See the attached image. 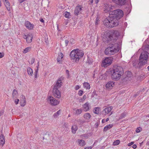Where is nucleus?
Listing matches in <instances>:
<instances>
[{
    "mask_svg": "<svg viewBox=\"0 0 149 149\" xmlns=\"http://www.w3.org/2000/svg\"><path fill=\"white\" fill-rule=\"evenodd\" d=\"M99 21V19L97 17L96 18V19L95 22V24L96 25H98V22Z\"/></svg>",
    "mask_w": 149,
    "mask_h": 149,
    "instance_id": "obj_43",
    "label": "nucleus"
},
{
    "mask_svg": "<svg viewBox=\"0 0 149 149\" xmlns=\"http://www.w3.org/2000/svg\"><path fill=\"white\" fill-rule=\"evenodd\" d=\"M20 100H26L25 96L23 95H22Z\"/></svg>",
    "mask_w": 149,
    "mask_h": 149,
    "instance_id": "obj_45",
    "label": "nucleus"
},
{
    "mask_svg": "<svg viewBox=\"0 0 149 149\" xmlns=\"http://www.w3.org/2000/svg\"><path fill=\"white\" fill-rule=\"evenodd\" d=\"M140 131L139 130V128H137L136 130V132L137 133H139L140 132Z\"/></svg>",
    "mask_w": 149,
    "mask_h": 149,
    "instance_id": "obj_49",
    "label": "nucleus"
},
{
    "mask_svg": "<svg viewBox=\"0 0 149 149\" xmlns=\"http://www.w3.org/2000/svg\"><path fill=\"white\" fill-rule=\"evenodd\" d=\"M35 61V59L34 58H32L31 60V65L33 64Z\"/></svg>",
    "mask_w": 149,
    "mask_h": 149,
    "instance_id": "obj_44",
    "label": "nucleus"
},
{
    "mask_svg": "<svg viewBox=\"0 0 149 149\" xmlns=\"http://www.w3.org/2000/svg\"><path fill=\"white\" fill-rule=\"evenodd\" d=\"M4 54L3 53L0 52V58H2L4 56Z\"/></svg>",
    "mask_w": 149,
    "mask_h": 149,
    "instance_id": "obj_46",
    "label": "nucleus"
},
{
    "mask_svg": "<svg viewBox=\"0 0 149 149\" xmlns=\"http://www.w3.org/2000/svg\"><path fill=\"white\" fill-rule=\"evenodd\" d=\"M26 0H18L19 1L20 3H22Z\"/></svg>",
    "mask_w": 149,
    "mask_h": 149,
    "instance_id": "obj_58",
    "label": "nucleus"
},
{
    "mask_svg": "<svg viewBox=\"0 0 149 149\" xmlns=\"http://www.w3.org/2000/svg\"><path fill=\"white\" fill-rule=\"evenodd\" d=\"M78 145L80 146H83L86 144L85 141L82 139H78Z\"/></svg>",
    "mask_w": 149,
    "mask_h": 149,
    "instance_id": "obj_20",
    "label": "nucleus"
},
{
    "mask_svg": "<svg viewBox=\"0 0 149 149\" xmlns=\"http://www.w3.org/2000/svg\"><path fill=\"white\" fill-rule=\"evenodd\" d=\"M83 86L86 89H89L90 86L88 82H84L83 84Z\"/></svg>",
    "mask_w": 149,
    "mask_h": 149,
    "instance_id": "obj_28",
    "label": "nucleus"
},
{
    "mask_svg": "<svg viewBox=\"0 0 149 149\" xmlns=\"http://www.w3.org/2000/svg\"><path fill=\"white\" fill-rule=\"evenodd\" d=\"M79 85H77L75 87V89L76 90H78L79 89Z\"/></svg>",
    "mask_w": 149,
    "mask_h": 149,
    "instance_id": "obj_52",
    "label": "nucleus"
},
{
    "mask_svg": "<svg viewBox=\"0 0 149 149\" xmlns=\"http://www.w3.org/2000/svg\"><path fill=\"white\" fill-rule=\"evenodd\" d=\"M115 82L112 81H109L106 84V87L107 88L111 89L112 88V87L115 86Z\"/></svg>",
    "mask_w": 149,
    "mask_h": 149,
    "instance_id": "obj_17",
    "label": "nucleus"
},
{
    "mask_svg": "<svg viewBox=\"0 0 149 149\" xmlns=\"http://www.w3.org/2000/svg\"><path fill=\"white\" fill-rule=\"evenodd\" d=\"M92 95L93 96H94L95 95L97 96V93L96 91L94 90L93 91Z\"/></svg>",
    "mask_w": 149,
    "mask_h": 149,
    "instance_id": "obj_40",
    "label": "nucleus"
},
{
    "mask_svg": "<svg viewBox=\"0 0 149 149\" xmlns=\"http://www.w3.org/2000/svg\"><path fill=\"white\" fill-rule=\"evenodd\" d=\"M5 143V137L3 134H1L0 136V144L2 146Z\"/></svg>",
    "mask_w": 149,
    "mask_h": 149,
    "instance_id": "obj_19",
    "label": "nucleus"
},
{
    "mask_svg": "<svg viewBox=\"0 0 149 149\" xmlns=\"http://www.w3.org/2000/svg\"><path fill=\"white\" fill-rule=\"evenodd\" d=\"M65 42L66 44V46H67L68 45V44L69 42L67 40H65Z\"/></svg>",
    "mask_w": 149,
    "mask_h": 149,
    "instance_id": "obj_54",
    "label": "nucleus"
},
{
    "mask_svg": "<svg viewBox=\"0 0 149 149\" xmlns=\"http://www.w3.org/2000/svg\"><path fill=\"white\" fill-rule=\"evenodd\" d=\"M27 71L28 74L29 75H32L33 72L32 69L30 67H29L27 68Z\"/></svg>",
    "mask_w": 149,
    "mask_h": 149,
    "instance_id": "obj_30",
    "label": "nucleus"
},
{
    "mask_svg": "<svg viewBox=\"0 0 149 149\" xmlns=\"http://www.w3.org/2000/svg\"><path fill=\"white\" fill-rule=\"evenodd\" d=\"M48 99L50 102V103L52 105L55 106L59 104V101L52 96H49L48 97Z\"/></svg>",
    "mask_w": 149,
    "mask_h": 149,
    "instance_id": "obj_10",
    "label": "nucleus"
},
{
    "mask_svg": "<svg viewBox=\"0 0 149 149\" xmlns=\"http://www.w3.org/2000/svg\"><path fill=\"white\" fill-rule=\"evenodd\" d=\"M61 79H62L61 77L58 79L56 82V84L54 86L52 91L54 96L58 98H60L61 96L60 91L58 90V89L61 87L62 84Z\"/></svg>",
    "mask_w": 149,
    "mask_h": 149,
    "instance_id": "obj_5",
    "label": "nucleus"
},
{
    "mask_svg": "<svg viewBox=\"0 0 149 149\" xmlns=\"http://www.w3.org/2000/svg\"><path fill=\"white\" fill-rule=\"evenodd\" d=\"M148 54L146 51L142 52L140 55L139 61L136 60L132 62V65L135 68L142 69L143 66L147 64L148 60Z\"/></svg>",
    "mask_w": 149,
    "mask_h": 149,
    "instance_id": "obj_2",
    "label": "nucleus"
},
{
    "mask_svg": "<svg viewBox=\"0 0 149 149\" xmlns=\"http://www.w3.org/2000/svg\"><path fill=\"white\" fill-rule=\"evenodd\" d=\"M74 40L73 39H70V43H71V44H73V42H74Z\"/></svg>",
    "mask_w": 149,
    "mask_h": 149,
    "instance_id": "obj_51",
    "label": "nucleus"
},
{
    "mask_svg": "<svg viewBox=\"0 0 149 149\" xmlns=\"http://www.w3.org/2000/svg\"><path fill=\"white\" fill-rule=\"evenodd\" d=\"M72 132L74 134H75L77 130V125H74L72 126L71 127Z\"/></svg>",
    "mask_w": 149,
    "mask_h": 149,
    "instance_id": "obj_21",
    "label": "nucleus"
},
{
    "mask_svg": "<svg viewBox=\"0 0 149 149\" xmlns=\"http://www.w3.org/2000/svg\"><path fill=\"white\" fill-rule=\"evenodd\" d=\"M31 48V47H28L26 48L23 51V53L24 54H25L27 52H29L30 49Z\"/></svg>",
    "mask_w": 149,
    "mask_h": 149,
    "instance_id": "obj_33",
    "label": "nucleus"
},
{
    "mask_svg": "<svg viewBox=\"0 0 149 149\" xmlns=\"http://www.w3.org/2000/svg\"><path fill=\"white\" fill-rule=\"evenodd\" d=\"M25 25L26 28L32 30L33 28V25L31 24L29 21H26Z\"/></svg>",
    "mask_w": 149,
    "mask_h": 149,
    "instance_id": "obj_16",
    "label": "nucleus"
},
{
    "mask_svg": "<svg viewBox=\"0 0 149 149\" xmlns=\"http://www.w3.org/2000/svg\"><path fill=\"white\" fill-rule=\"evenodd\" d=\"M63 54L61 53H60V54H58V57L57 58V61L58 62H60L63 58Z\"/></svg>",
    "mask_w": 149,
    "mask_h": 149,
    "instance_id": "obj_29",
    "label": "nucleus"
},
{
    "mask_svg": "<svg viewBox=\"0 0 149 149\" xmlns=\"http://www.w3.org/2000/svg\"><path fill=\"white\" fill-rule=\"evenodd\" d=\"M99 1V0H95V3L97 4Z\"/></svg>",
    "mask_w": 149,
    "mask_h": 149,
    "instance_id": "obj_61",
    "label": "nucleus"
},
{
    "mask_svg": "<svg viewBox=\"0 0 149 149\" xmlns=\"http://www.w3.org/2000/svg\"><path fill=\"white\" fill-rule=\"evenodd\" d=\"M113 61V58L111 57L106 58L102 61V65L104 67H107L111 65Z\"/></svg>",
    "mask_w": 149,
    "mask_h": 149,
    "instance_id": "obj_7",
    "label": "nucleus"
},
{
    "mask_svg": "<svg viewBox=\"0 0 149 149\" xmlns=\"http://www.w3.org/2000/svg\"><path fill=\"white\" fill-rule=\"evenodd\" d=\"M136 147H137L136 145L135 144L133 145L132 146V148L134 149L136 148Z\"/></svg>",
    "mask_w": 149,
    "mask_h": 149,
    "instance_id": "obj_53",
    "label": "nucleus"
},
{
    "mask_svg": "<svg viewBox=\"0 0 149 149\" xmlns=\"http://www.w3.org/2000/svg\"><path fill=\"white\" fill-rule=\"evenodd\" d=\"M82 10V7L80 5L76 6L74 11V15L77 16L79 14H81V11Z\"/></svg>",
    "mask_w": 149,
    "mask_h": 149,
    "instance_id": "obj_12",
    "label": "nucleus"
},
{
    "mask_svg": "<svg viewBox=\"0 0 149 149\" xmlns=\"http://www.w3.org/2000/svg\"><path fill=\"white\" fill-rule=\"evenodd\" d=\"M86 98V95H84L83 97V100H85Z\"/></svg>",
    "mask_w": 149,
    "mask_h": 149,
    "instance_id": "obj_59",
    "label": "nucleus"
},
{
    "mask_svg": "<svg viewBox=\"0 0 149 149\" xmlns=\"http://www.w3.org/2000/svg\"><path fill=\"white\" fill-rule=\"evenodd\" d=\"M4 112V110H2L0 111V116H1L3 115V113Z\"/></svg>",
    "mask_w": 149,
    "mask_h": 149,
    "instance_id": "obj_47",
    "label": "nucleus"
},
{
    "mask_svg": "<svg viewBox=\"0 0 149 149\" xmlns=\"http://www.w3.org/2000/svg\"><path fill=\"white\" fill-rule=\"evenodd\" d=\"M100 110V107H95L94 108L93 110V113L95 114H99V111Z\"/></svg>",
    "mask_w": 149,
    "mask_h": 149,
    "instance_id": "obj_26",
    "label": "nucleus"
},
{
    "mask_svg": "<svg viewBox=\"0 0 149 149\" xmlns=\"http://www.w3.org/2000/svg\"><path fill=\"white\" fill-rule=\"evenodd\" d=\"M17 94V91L15 89L13 90V98H15L16 97V95Z\"/></svg>",
    "mask_w": 149,
    "mask_h": 149,
    "instance_id": "obj_31",
    "label": "nucleus"
},
{
    "mask_svg": "<svg viewBox=\"0 0 149 149\" xmlns=\"http://www.w3.org/2000/svg\"><path fill=\"white\" fill-rule=\"evenodd\" d=\"M113 126V125L112 124H109L106 126L104 128V131L106 132L108 129L111 128Z\"/></svg>",
    "mask_w": 149,
    "mask_h": 149,
    "instance_id": "obj_23",
    "label": "nucleus"
},
{
    "mask_svg": "<svg viewBox=\"0 0 149 149\" xmlns=\"http://www.w3.org/2000/svg\"><path fill=\"white\" fill-rule=\"evenodd\" d=\"M64 15L65 17L69 18L70 16V13L68 12L65 11L64 13Z\"/></svg>",
    "mask_w": 149,
    "mask_h": 149,
    "instance_id": "obj_34",
    "label": "nucleus"
},
{
    "mask_svg": "<svg viewBox=\"0 0 149 149\" xmlns=\"http://www.w3.org/2000/svg\"><path fill=\"white\" fill-rule=\"evenodd\" d=\"M61 109L59 110L57 112H56L54 113L53 116L55 118H56L58 116H59L60 114L61 113Z\"/></svg>",
    "mask_w": 149,
    "mask_h": 149,
    "instance_id": "obj_27",
    "label": "nucleus"
},
{
    "mask_svg": "<svg viewBox=\"0 0 149 149\" xmlns=\"http://www.w3.org/2000/svg\"><path fill=\"white\" fill-rule=\"evenodd\" d=\"M6 1H4L5 2V5L7 10L8 11H10V3L7 0H6Z\"/></svg>",
    "mask_w": 149,
    "mask_h": 149,
    "instance_id": "obj_24",
    "label": "nucleus"
},
{
    "mask_svg": "<svg viewBox=\"0 0 149 149\" xmlns=\"http://www.w3.org/2000/svg\"><path fill=\"white\" fill-rule=\"evenodd\" d=\"M84 55L83 52L78 49L73 50L70 53V56L71 59L75 60L76 62H78L79 58L83 57Z\"/></svg>",
    "mask_w": 149,
    "mask_h": 149,
    "instance_id": "obj_4",
    "label": "nucleus"
},
{
    "mask_svg": "<svg viewBox=\"0 0 149 149\" xmlns=\"http://www.w3.org/2000/svg\"><path fill=\"white\" fill-rule=\"evenodd\" d=\"M107 47L104 51L105 54L109 56H111L118 52L120 50V47L118 43H114L110 41Z\"/></svg>",
    "mask_w": 149,
    "mask_h": 149,
    "instance_id": "obj_3",
    "label": "nucleus"
},
{
    "mask_svg": "<svg viewBox=\"0 0 149 149\" xmlns=\"http://www.w3.org/2000/svg\"><path fill=\"white\" fill-rule=\"evenodd\" d=\"M93 0H89V4H92L93 3Z\"/></svg>",
    "mask_w": 149,
    "mask_h": 149,
    "instance_id": "obj_57",
    "label": "nucleus"
},
{
    "mask_svg": "<svg viewBox=\"0 0 149 149\" xmlns=\"http://www.w3.org/2000/svg\"><path fill=\"white\" fill-rule=\"evenodd\" d=\"M138 94L137 93L136 94H135L134 95V97H136L138 95Z\"/></svg>",
    "mask_w": 149,
    "mask_h": 149,
    "instance_id": "obj_63",
    "label": "nucleus"
},
{
    "mask_svg": "<svg viewBox=\"0 0 149 149\" xmlns=\"http://www.w3.org/2000/svg\"><path fill=\"white\" fill-rule=\"evenodd\" d=\"M119 36V33L117 31H114L113 32H110L107 33L106 42L109 43V42L111 41L115 43L117 40V37Z\"/></svg>",
    "mask_w": 149,
    "mask_h": 149,
    "instance_id": "obj_6",
    "label": "nucleus"
},
{
    "mask_svg": "<svg viewBox=\"0 0 149 149\" xmlns=\"http://www.w3.org/2000/svg\"><path fill=\"white\" fill-rule=\"evenodd\" d=\"M89 103L86 102L83 105V107L85 111H87L89 109Z\"/></svg>",
    "mask_w": 149,
    "mask_h": 149,
    "instance_id": "obj_22",
    "label": "nucleus"
},
{
    "mask_svg": "<svg viewBox=\"0 0 149 149\" xmlns=\"http://www.w3.org/2000/svg\"><path fill=\"white\" fill-rule=\"evenodd\" d=\"M114 3L120 6L124 5L126 3V0H112Z\"/></svg>",
    "mask_w": 149,
    "mask_h": 149,
    "instance_id": "obj_15",
    "label": "nucleus"
},
{
    "mask_svg": "<svg viewBox=\"0 0 149 149\" xmlns=\"http://www.w3.org/2000/svg\"><path fill=\"white\" fill-rule=\"evenodd\" d=\"M125 74H126V76L124 78V80L126 81H130L131 78L132 76V72L130 71H128L126 72H125Z\"/></svg>",
    "mask_w": 149,
    "mask_h": 149,
    "instance_id": "obj_13",
    "label": "nucleus"
},
{
    "mask_svg": "<svg viewBox=\"0 0 149 149\" xmlns=\"http://www.w3.org/2000/svg\"><path fill=\"white\" fill-rule=\"evenodd\" d=\"M77 121L79 123V124H82L83 123L82 120L80 119H77Z\"/></svg>",
    "mask_w": 149,
    "mask_h": 149,
    "instance_id": "obj_41",
    "label": "nucleus"
},
{
    "mask_svg": "<svg viewBox=\"0 0 149 149\" xmlns=\"http://www.w3.org/2000/svg\"><path fill=\"white\" fill-rule=\"evenodd\" d=\"M82 112V110L81 109H77L76 110L75 114L77 115L80 114Z\"/></svg>",
    "mask_w": 149,
    "mask_h": 149,
    "instance_id": "obj_32",
    "label": "nucleus"
},
{
    "mask_svg": "<svg viewBox=\"0 0 149 149\" xmlns=\"http://www.w3.org/2000/svg\"><path fill=\"white\" fill-rule=\"evenodd\" d=\"M26 37H27V36H26V35H25L24 37V39H26Z\"/></svg>",
    "mask_w": 149,
    "mask_h": 149,
    "instance_id": "obj_64",
    "label": "nucleus"
},
{
    "mask_svg": "<svg viewBox=\"0 0 149 149\" xmlns=\"http://www.w3.org/2000/svg\"><path fill=\"white\" fill-rule=\"evenodd\" d=\"M66 73L69 76V71L68 70H66Z\"/></svg>",
    "mask_w": 149,
    "mask_h": 149,
    "instance_id": "obj_60",
    "label": "nucleus"
},
{
    "mask_svg": "<svg viewBox=\"0 0 149 149\" xmlns=\"http://www.w3.org/2000/svg\"><path fill=\"white\" fill-rule=\"evenodd\" d=\"M93 62V61L92 59L88 58L87 61L86 62V63H88L89 65H90L92 64Z\"/></svg>",
    "mask_w": 149,
    "mask_h": 149,
    "instance_id": "obj_38",
    "label": "nucleus"
},
{
    "mask_svg": "<svg viewBox=\"0 0 149 149\" xmlns=\"http://www.w3.org/2000/svg\"><path fill=\"white\" fill-rule=\"evenodd\" d=\"M114 7L111 5L107 4H104L103 7V10L105 13L109 12V14L111 11H113V8Z\"/></svg>",
    "mask_w": 149,
    "mask_h": 149,
    "instance_id": "obj_9",
    "label": "nucleus"
},
{
    "mask_svg": "<svg viewBox=\"0 0 149 149\" xmlns=\"http://www.w3.org/2000/svg\"><path fill=\"white\" fill-rule=\"evenodd\" d=\"M92 147L91 146H90L89 147H86L84 149H92Z\"/></svg>",
    "mask_w": 149,
    "mask_h": 149,
    "instance_id": "obj_55",
    "label": "nucleus"
},
{
    "mask_svg": "<svg viewBox=\"0 0 149 149\" xmlns=\"http://www.w3.org/2000/svg\"><path fill=\"white\" fill-rule=\"evenodd\" d=\"M38 70V68H37V70H35V71L34 72L35 77L36 78H37V75Z\"/></svg>",
    "mask_w": 149,
    "mask_h": 149,
    "instance_id": "obj_39",
    "label": "nucleus"
},
{
    "mask_svg": "<svg viewBox=\"0 0 149 149\" xmlns=\"http://www.w3.org/2000/svg\"><path fill=\"white\" fill-rule=\"evenodd\" d=\"M123 15V11L120 9H118L111 11L109 13V17L104 20L103 24L109 28L116 27L118 25L119 20Z\"/></svg>",
    "mask_w": 149,
    "mask_h": 149,
    "instance_id": "obj_1",
    "label": "nucleus"
},
{
    "mask_svg": "<svg viewBox=\"0 0 149 149\" xmlns=\"http://www.w3.org/2000/svg\"><path fill=\"white\" fill-rule=\"evenodd\" d=\"M40 21L42 22L43 23L44 22V20L42 18H40Z\"/></svg>",
    "mask_w": 149,
    "mask_h": 149,
    "instance_id": "obj_56",
    "label": "nucleus"
},
{
    "mask_svg": "<svg viewBox=\"0 0 149 149\" xmlns=\"http://www.w3.org/2000/svg\"><path fill=\"white\" fill-rule=\"evenodd\" d=\"M134 142H131L128 144V146H131L132 145H133L134 144Z\"/></svg>",
    "mask_w": 149,
    "mask_h": 149,
    "instance_id": "obj_50",
    "label": "nucleus"
},
{
    "mask_svg": "<svg viewBox=\"0 0 149 149\" xmlns=\"http://www.w3.org/2000/svg\"><path fill=\"white\" fill-rule=\"evenodd\" d=\"M83 91L82 90H80L78 93V95L80 96H81L82 95Z\"/></svg>",
    "mask_w": 149,
    "mask_h": 149,
    "instance_id": "obj_42",
    "label": "nucleus"
},
{
    "mask_svg": "<svg viewBox=\"0 0 149 149\" xmlns=\"http://www.w3.org/2000/svg\"><path fill=\"white\" fill-rule=\"evenodd\" d=\"M113 71H115L118 72V73H120L122 74L123 73V70L122 67L120 66L115 65V66L113 69Z\"/></svg>",
    "mask_w": 149,
    "mask_h": 149,
    "instance_id": "obj_11",
    "label": "nucleus"
},
{
    "mask_svg": "<svg viewBox=\"0 0 149 149\" xmlns=\"http://www.w3.org/2000/svg\"><path fill=\"white\" fill-rule=\"evenodd\" d=\"M118 72L116 71H111V78L113 80H118L120 78L121 76L123 74L118 73Z\"/></svg>",
    "mask_w": 149,
    "mask_h": 149,
    "instance_id": "obj_8",
    "label": "nucleus"
},
{
    "mask_svg": "<svg viewBox=\"0 0 149 149\" xmlns=\"http://www.w3.org/2000/svg\"><path fill=\"white\" fill-rule=\"evenodd\" d=\"M33 36L31 34H29L27 35V37H26V42L28 43H30L32 40Z\"/></svg>",
    "mask_w": 149,
    "mask_h": 149,
    "instance_id": "obj_18",
    "label": "nucleus"
},
{
    "mask_svg": "<svg viewBox=\"0 0 149 149\" xmlns=\"http://www.w3.org/2000/svg\"><path fill=\"white\" fill-rule=\"evenodd\" d=\"M91 117V115L89 113H85L84 116V118L87 120L89 119Z\"/></svg>",
    "mask_w": 149,
    "mask_h": 149,
    "instance_id": "obj_25",
    "label": "nucleus"
},
{
    "mask_svg": "<svg viewBox=\"0 0 149 149\" xmlns=\"http://www.w3.org/2000/svg\"><path fill=\"white\" fill-rule=\"evenodd\" d=\"M112 109L113 107L111 106H110L106 108L102 111V114L104 115H106Z\"/></svg>",
    "mask_w": 149,
    "mask_h": 149,
    "instance_id": "obj_14",
    "label": "nucleus"
},
{
    "mask_svg": "<svg viewBox=\"0 0 149 149\" xmlns=\"http://www.w3.org/2000/svg\"><path fill=\"white\" fill-rule=\"evenodd\" d=\"M120 143V140H117L113 142V144L114 145H118Z\"/></svg>",
    "mask_w": 149,
    "mask_h": 149,
    "instance_id": "obj_37",
    "label": "nucleus"
},
{
    "mask_svg": "<svg viewBox=\"0 0 149 149\" xmlns=\"http://www.w3.org/2000/svg\"><path fill=\"white\" fill-rule=\"evenodd\" d=\"M19 100L18 99H17L15 100V102L16 104H17L18 103Z\"/></svg>",
    "mask_w": 149,
    "mask_h": 149,
    "instance_id": "obj_48",
    "label": "nucleus"
},
{
    "mask_svg": "<svg viewBox=\"0 0 149 149\" xmlns=\"http://www.w3.org/2000/svg\"><path fill=\"white\" fill-rule=\"evenodd\" d=\"M126 113L125 112L123 113L120 115L119 118L121 119L124 118L126 116Z\"/></svg>",
    "mask_w": 149,
    "mask_h": 149,
    "instance_id": "obj_36",
    "label": "nucleus"
},
{
    "mask_svg": "<svg viewBox=\"0 0 149 149\" xmlns=\"http://www.w3.org/2000/svg\"><path fill=\"white\" fill-rule=\"evenodd\" d=\"M37 68H38H38H39V62H38L37 63Z\"/></svg>",
    "mask_w": 149,
    "mask_h": 149,
    "instance_id": "obj_62",
    "label": "nucleus"
},
{
    "mask_svg": "<svg viewBox=\"0 0 149 149\" xmlns=\"http://www.w3.org/2000/svg\"><path fill=\"white\" fill-rule=\"evenodd\" d=\"M20 103L21 106L22 107H24L25 105L26 100H20Z\"/></svg>",
    "mask_w": 149,
    "mask_h": 149,
    "instance_id": "obj_35",
    "label": "nucleus"
}]
</instances>
